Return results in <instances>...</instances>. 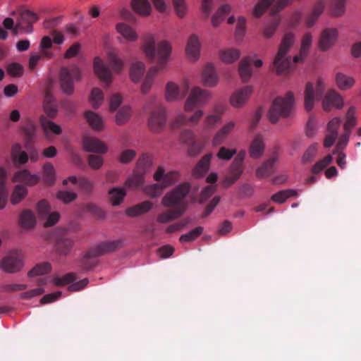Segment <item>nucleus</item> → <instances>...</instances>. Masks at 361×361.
I'll return each mask as SVG.
<instances>
[{"instance_id":"f3484780","label":"nucleus","mask_w":361,"mask_h":361,"mask_svg":"<svg viewBox=\"0 0 361 361\" xmlns=\"http://www.w3.org/2000/svg\"><path fill=\"white\" fill-rule=\"evenodd\" d=\"M94 70L96 75L102 81L106 82V85L111 82L112 78L111 72L99 57L94 58Z\"/></svg>"},{"instance_id":"603ef678","label":"nucleus","mask_w":361,"mask_h":361,"mask_svg":"<svg viewBox=\"0 0 361 361\" xmlns=\"http://www.w3.org/2000/svg\"><path fill=\"white\" fill-rule=\"evenodd\" d=\"M97 256L89 255V250L85 254L80 260L81 269L83 271H89L92 269L97 264V261L93 258Z\"/></svg>"},{"instance_id":"1a4fd4ad","label":"nucleus","mask_w":361,"mask_h":361,"mask_svg":"<svg viewBox=\"0 0 361 361\" xmlns=\"http://www.w3.org/2000/svg\"><path fill=\"white\" fill-rule=\"evenodd\" d=\"M166 122L165 109L162 105L158 104L152 111L149 118L148 126L149 130L154 133H160L164 129Z\"/></svg>"},{"instance_id":"e2e57ef3","label":"nucleus","mask_w":361,"mask_h":361,"mask_svg":"<svg viewBox=\"0 0 361 361\" xmlns=\"http://www.w3.org/2000/svg\"><path fill=\"white\" fill-rule=\"evenodd\" d=\"M104 96L102 90L99 88L92 89L90 99L93 108L97 109L103 101Z\"/></svg>"},{"instance_id":"79ce46f5","label":"nucleus","mask_w":361,"mask_h":361,"mask_svg":"<svg viewBox=\"0 0 361 361\" xmlns=\"http://www.w3.org/2000/svg\"><path fill=\"white\" fill-rule=\"evenodd\" d=\"M183 214V210L168 209L157 216V221L161 224H166L178 219Z\"/></svg>"},{"instance_id":"5fc2aeb1","label":"nucleus","mask_w":361,"mask_h":361,"mask_svg":"<svg viewBox=\"0 0 361 361\" xmlns=\"http://www.w3.org/2000/svg\"><path fill=\"white\" fill-rule=\"evenodd\" d=\"M44 181L47 185H51L55 182V171L51 163L44 166Z\"/></svg>"},{"instance_id":"6e6d98bb","label":"nucleus","mask_w":361,"mask_h":361,"mask_svg":"<svg viewBox=\"0 0 361 361\" xmlns=\"http://www.w3.org/2000/svg\"><path fill=\"white\" fill-rule=\"evenodd\" d=\"M203 232V227L197 226L188 232V233L181 235L179 240L181 243L191 242L197 239Z\"/></svg>"},{"instance_id":"338daca9","label":"nucleus","mask_w":361,"mask_h":361,"mask_svg":"<svg viewBox=\"0 0 361 361\" xmlns=\"http://www.w3.org/2000/svg\"><path fill=\"white\" fill-rule=\"evenodd\" d=\"M86 212L92 214L94 216L98 219H102L105 216L104 212L96 204L93 203H88L85 206Z\"/></svg>"},{"instance_id":"b1692460","label":"nucleus","mask_w":361,"mask_h":361,"mask_svg":"<svg viewBox=\"0 0 361 361\" xmlns=\"http://www.w3.org/2000/svg\"><path fill=\"white\" fill-rule=\"evenodd\" d=\"M312 37L310 33H306L302 37L299 54L293 58L294 63H302L307 56L312 44Z\"/></svg>"},{"instance_id":"8fccbe9b","label":"nucleus","mask_w":361,"mask_h":361,"mask_svg":"<svg viewBox=\"0 0 361 361\" xmlns=\"http://www.w3.org/2000/svg\"><path fill=\"white\" fill-rule=\"evenodd\" d=\"M297 192L295 190L288 189L281 190L271 196V200L277 203H283L288 197L295 196Z\"/></svg>"},{"instance_id":"a211bd4d","label":"nucleus","mask_w":361,"mask_h":361,"mask_svg":"<svg viewBox=\"0 0 361 361\" xmlns=\"http://www.w3.org/2000/svg\"><path fill=\"white\" fill-rule=\"evenodd\" d=\"M83 146L86 151L99 154H104L107 151L106 146L99 139L95 137H85Z\"/></svg>"},{"instance_id":"dca6fc26","label":"nucleus","mask_w":361,"mask_h":361,"mask_svg":"<svg viewBox=\"0 0 361 361\" xmlns=\"http://www.w3.org/2000/svg\"><path fill=\"white\" fill-rule=\"evenodd\" d=\"M252 92V86H245L236 91L231 97V104L236 108H240L247 102Z\"/></svg>"},{"instance_id":"cd10ccee","label":"nucleus","mask_w":361,"mask_h":361,"mask_svg":"<svg viewBox=\"0 0 361 361\" xmlns=\"http://www.w3.org/2000/svg\"><path fill=\"white\" fill-rule=\"evenodd\" d=\"M44 110L49 118H54L58 113L54 98L49 90H47L44 99Z\"/></svg>"},{"instance_id":"a878e982","label":"nucleus","mask_w":361,"mask_h":361,"mask_svg":"<svg viewBox=\"0 0 361 361\" xmlns=\"http://www.w3.org/2000/svg\"><path fill=\"white\" fill-rule=\"evenodd\" d=\"M277 161L276 156H272L270 159L265 161L256 171V176L258 178H265L269 176L274 171V164Z\"/></svg>"},{"instance_id":"864d4df0","label":"nucleus","mask_w":361,"mask_h":361,"mask_svg":"<svg viewBox=\"0 0 361 361\" xmlns=\"http://www.w3.org/2000/svg\"><path fill=\"white\" fill-rule=\"evenodd\" d=\"M36 124L30 120H24V140H27V142L31 140L35 135Z\"/></svg>"},{"instance_id":"c9c22d12","label":"nucleus","mask_w":361,"mask_h":361,"mask_svg":"<svg viewBox=\"0 0 361 361\" xmlns=\"http://www.w3.org/2000/svg\"><path fill=\"white\" fill-rule=\"evenodd\" d=\"M324 3L322 1H318L313 7L312 11L307 16L306 25L311 27L324 10Z\"/></svg>"},{"instance_id":"e433bc0d","label":"nucleus","mask_w":361,"mask_h":361,"mask_svg":"<svg viewBox=\"0 0 361 361\" xmlns=\"http://www.w3.org/2000/svg\"><path fill=\"white\" fill-rule=\"evenodd\" d=\"M6 180V172L3 168H0V209L5 207L7 202L8 192L5 185Z\"/></svg>"},{"instance_id":"13d9d810","label":"nucleus","mask_w":361,"mask_h":361,"mask_svg":"<svg viewBox=\"0 0 361 361\" xmlns=\"http://www.w3.org/2000/svg\"><path fill=\"white\" fill-rule=\"evenodd\" d=\"M164 189L162 184L154 183L145 187L144 191L145 194L151 198H155L159 197Z\"/></svg>"},{"instance_id":"4468645a","label":"nucleus","mask_w":361,"mask_h":361,"mask_svg":"<svg viewBox=\"0 0 361 361\" xmlns=\"http://www.w3.org/2000/svg\"><path fill=\"white\" fill-rule=\"evenodd\" d=\"M1 266L6 272L14 273L19 271L21 267V254L17 251L11 252L2 259Z\"/></svg>"},{"instance_id":"4d7b16f0","label":"nucleus","mask_w":361,"mask_h":361,"mask_svg":"<svg viewBox=\"0 0 361 361\" xmlns=\"http://www.w3.org/2000/svg\"><path fill=\"white\" fill-rule=\"evenodd\" d=\"M275 0H260L255 6L253 15L256 18L261 17Z\"/></svg>"},{"instance_id":"6ab92c4d","label":"nucleus","mask_w":361,"mask_h":361,"mask_svg":"<svg viewBox=\"0 0 361 361\" xmlns=\"http://www.w3.org/2000/svg\"><path fill=\"white\" fill-rule=\"evenodd\" d=\"M243 172V164L233 161L230 167L229 174L227 175L223 180L224 186L228 188L231 185L240 177Z\"/></svg>"},{"instance_id":"72a5a7b5","label":"nucleus","mask_w":361,"mask_h":361,"mask_svg":"<svg viewBox=\"0 0 361 361\" xmlns=\"http://www.w3.org/2000/svg\"><path fill=\"white\" fill-rule=\"evenodd\" d=\"M356 111L357 110L355 106H350L347 111L343 124L344 131L351 133L353 128L357 126V117Z\"/></svg>"},{"instance_id":"7c9ffc66","label":"nucleus","mask_w":361,"mask_h":361,"mask_svg":"<svg viewBox=\"0 0 361 361\" xmlns=\"http://www.w3.org/2000/svg\"><path fill=\"white\" fill-rule=\"evenodd\" d=\"M264 145L263 142L262 137L259 135H257L253 141L252 142L250 149L249 153L250 157L258 159L264 153Z\"/></svg>"},{"instance_id":"9b49d317","label":"nucleus","mask_w":361,"mask_h":361,"mask_svg":"<svg viewBox=\"0 0 361 361\" xmlns=\"http://www.w3.org/2000/svg\"><path fill=\"white\" fill-rule=\"evenodd\" d=\"M189 90L188 83H184L181 88L172 82H168L166 86L165 97L168 102H175L184 98Z\"/></svg>"},{"instance_id":"ea45409f","label":"nucleus","mask_w":361,"mask_h":361,"mask_svg":"<svg viewBox=\"0 0 361 361\" xmlns=\"http://www.w3.org/2000/svg\"><path fill=\"white\" fill-rule=\"evenodd\" d=\"M145 71V64L141 61L132 63L130 69V77L134 82L140 81Z\"/></svg>"},{"instance_id":"423d86ee","label":"nucleus","mask_w":361,"mask_h":361,"mask_svg":"<svg viewBox=\"0 0 361 361\" xmlns=\"http://www.w3.org/2000/svg\"><path fill=\"white\" fill-rule=\"evenodd\" d=\"M81 79V73L75 66L63 67L60 71V85L64 93L72 94L74 92V81Z\"/></svg>"},{"instance_id":"de8ad7c7","label":"nucleus","mask_w":361,"mask_h":361,"mask_svg":"<svg viewBox=\"0 0 361 361\" xmlns=\"http://www.w3.org/2000/svg\"><path fill=\"white\" fill-rule=\"evenodd\" d=\"M51 267L49 262H42L37 264L29 272L27 275L29 277H34L35 276L44 275L48 274L51 271Z\"/></svg>"},{"instance_id":"20e7f679","label":"nucleus","mask_w":361,"mask_h":361,"mask_svg":"<svg viewBox=\"0 0 361 361\" xmlns=\"http://www.w3.org/2000/svg\"><path fill=\"white\" fill-rule=\"evenodd\" d=\"M294 42L295 36L293 33H286L283 37L279 51L274 61V66L278 74L286 72L290 67V58L286 57V56Z\"/></svg>"},{"instance_id":"3c124183","label":"nucleus","mask_w":361,"mask_h":361,"mask_svg":"<svg viewBox=\"0 0 361 361\" xmlns=\"http://www.w3.org/2000/svg\"><path fill=\"white\" fill-rule=\"evenodd\" d=\"M131 116V109L128 106H123L119 109L116 116V122L118 125L126 123Z\"/></svg>"},{"instance_id":"412c9836","label":"nucleus","mask_w":361,"mask_h":361,"mask_svg":"<svg viewBox=\"0 0 361 361\" xmlns=\"http://www.w3.org/2000/svg\"><path fill=\"white\" fill-rule=\"evenodd\" d=\"M202 80L204 85L207 87L216 86L219 81L214 67L212 64L206 65L202 75Z\"/></svg>"},{"instance_id":"a19ab883","label":"nucleus","mask_w":361,"mask_h":361,"mask_svg":"<svg viewBox=\"0 0 361 361\" xmlns=\"http://www.w3.org/2000/svg\"><path fill=\"white\" fill-rule=\"evenodd\" d=\"M336 82L339 89L345 90L353 87L355 81L353 77L338 73L336 75Z\"/></svg>"},{"instance_id":"aec40b11","label":"nucleus","mask_w":361,"mask_h":361,"mask_svg":"<svg viewBox=\"0 0 361 361\" xmlns=\"http://www.w3.org/2000/svg\"><path fill=\"white\" fill-rule=\"evenodd\" d=\"M224 113V109L220 108H215L214 112L207 115L202 123V128L204 130H211L216 127L218 123L221 122V115Z\"/></svg>"},{"instance_id":"bb28decb","label":"nucleus","mask_w":361,"mask_h":361,"mask_svg":"<svg viewBox=\"0 0 361 361\" xmlns=\"http://www.w3.org/2000/svg\"><path fill=\"white\" fill-rule=\"evenodd\" d=\"M153 207L152 202L146 200L140 204L128 207L126 213L128 216L135 217L145 214L152 209Z\"/></svg>"},{"instance_id":"f8f14e48","label":"nucleus","mask_w":361,"mask_h":361,"mask_svg":"<svg viewBox=\"0 0 361 361\" xmlns=\"http://www.w3.org/2000/svg\"><path fill=\"white\" fill-rule=\"evenodd\" d=\"M343 104L342 97L334 90H329L322 99V108L325 111H330L333 109H342Z\"/></svg>"},{"instance_id":"f704fd0d","label":"nucleus","mask_w":361,"mask_h":361,"mask_svg":"<svg viewBox=\"0 0 361 361\" xmlns=\"http://www.w3.org/2000/svg\"><path fill=\"white\" fill-rule=\"evenodd\" d=\"M211 157L212 154H206L199 161L192 171L193 176L200 178L207 172L209 168Z\"/></svg>"},{"instance_id":"0e129e2a","label":"nucleus","mask_w":361,"mask_h":361,"mask_svg":"<svg viewBox=\"0 0 361 361\" xmlns=\"http://www.w3.org/2000/svg\"><path fill=\"white\" fill-rule=\"evenodd\" d=\"M11 155L13 164L16 166H20L23 164V150L19 144L13 146Z\"/></svg>"},{"instance_id":"4be33fe9","label":"nucleus","mask_w":361,"mask_h":361,"mask_svg":"<svg viewBox=\"0 0 361 361\" xmlns=\"http://www.w3.org/2000/svg\"><path fill=\"white\" fill-rule=\"evenodd\" d=\"M13 182H19L12 193L11 197V202L13 204H16L19 203L23 199V185L21 182L23 181V171L18 170L16 171L12 178Z\"/></svg>"},{"instance_id":"a18cd8bd","label":"nucleus","mask_w":361,"mask_h":361,"mask_svg":"<svg viewBox=\"0 0 361 361\" xmlns=\"http://www.w3.org/2000/svg\"><path fill=\"white\" fill-rule=\"evenodd\" d=\"M240 51L236 49H226L220 52V57L223 61L231 63L240 58Z\"/></svg>"},{"instance_id":"774afa93","label":"nucleus","mask_w":361,"mask_h":361,"mask_svg":"<svg viewBox=\"0 0 361 361\" xmlns=\"http://www.w3.org/2000/svg\"><path fill=\"white\" fill-rule=\"evenodd\" d=\"M317 153V144L314 143L311 145L305 152L302 161L303 163L310 162L316 156Z\"/></svg>"},{"instance_id":"49530a36","label":"nucleus","mask_w":361,"mask_h":361,"mask_svg":"<svg viewBox=\"0 0 361 361\" xmlns=\"http://www.w3.org/2000/svg\"><path fill=\"white\" fill-rule=\"evenodd\" d=\"M152 165L151 156L149 154H142L137 161L136 169L146 173Z\"/></svg>"},{"instance_id":"ddd939ff","label":"nucleus","mask_w":361,"mask_h":361,"mask_svg":"<svg viewBox=\"0 0 361 361\" xmlns=\"http://www.w3.org/2000/svg\"><path fill=\"white\" fill-rule=\"evenodd\" d=\"M180 177V173L176 171H171L165 173L164 168L159 166L157 171L154 174V179L160 182L164 188L176 183Z\"/></svg>"},{"instance_id":"393cba45","label":"nucleus","mask_w":361,"mask_h":361,"mask_svg":"<svg viewBox=\"0 0 361 361\" xmlns=\"http://www.w3.org/2000/svg\"><path fill=\"white\" fill-rule=\"evenodd\" d=\"M235 126V123L233 121H230L226 123L221 129H219L217 133L215 134L212 143L214 145L217 146L220 145L224 142L226 137L231 133V132L234 129Z\"/></svg>"},{"instance_id":"69168bd1","label":"nucleus","mask_w":361,"mask_h":361,"mask_svg":"<svg viewBox=\"0 0 361 361\" xmlns=\"http://www.w3.org/2000/svg\"><path fill=\"white\" fill-rule=\"evenodd\" d=\"M345 0H333L331 13L334 16L338 17L345 12Z\"/></svg>"},{"instance_id":"473e14b6","label":"nucleus","mask_w":361,"mask_h":361,"mask_svg":"<svg viewBox=\"0 0 361 361\" xmlns=\"http://www.w3.org/2000/svg\"><path fill=\"white\" fill-rule=\"evenodd\" d=\"M239 75L244 82H247L252 75L251 59L248 57L244 58L239 63Z\"/></svg>"},{"instance_id":"680f3d73","label":"nucleus","mask_w":361,"mask_h":361,"mask_svg":"<svg viewBox=\"0 0 361 361\" xmlns=\"http://www.w3.org/2000/svg\"><path fill=\"white\" fill-rule=\"evenodd\" d=\"M333 160L331 154L326 155L324 159L318 161L312 168V173L317 174L326 168Z\"/></svg>"},{"instance_id":"f257e3e1","label":"nucleus","mask_w":361,"mask_h":361,"mask_svg":"<svg viewBox=\"0 0 361 361\" xmlns=\"http://www.w3.org/2000/svg\"><path fill=\"white\" fill-rule=\"evenodd\" d=\"M142 49L149 60L157 61L158 63L157 66L149 68L142 84L141 91L143 94H147L152 85L154 76L167 63L171 52V47L165 40L159 42L156 45L153 35L147 34L143 37Z\"/></svg>"},{"instance_id":"37998d69","label":"nucleus","mask_w":361,"mask_h":361,"mask_svg":"<svg viewBox=\"0 0 361 361\" xmlns=\"http://www.w3.org/2000/svg\"><path fill=\"white\" fill-rule=\"evenodd\" d=\"M231 7L228 4L222 5L212 18V23L214 27H217L231 12Z\"/></svg>"},{"instance_id":"f03ea898","label":"nucleus","mask_w":361,"mask_h":361,"mask_svg":"<svg viewBox=\"0 0 361 361\" xmlns=\"http://www.w3.org/2000/svg\"><path fill=\"white\" fill-rule=\"evenodd\" d=\"M190 190V184L186 182L182 183L164 195L161 200V204L165 207H173L176 210H183L184 214L188 207L185 198Z\"/></svg>"},{"instance_id":"0eeeda50","label":"nucleus","mask_w":361,"mask_h":361,"mask_svg":"<svg viewBox=\"0 0 361 361\" xmlns=\"http://www.w3.org/2000/svg\"><path fill=\"white\" fill-rule=\"evenodd\" d=\"M211 94L208 90L195 87L190 91L184 104V110L190 112L196 107L203 106L210 99Z\"/></svg>"},{"instance_id":"c03bdc74","label":"nucleus","mask_w":361,"mask_h":361,"mask_svg":"<svg viewBox=\"0 0 361 361\" xmlns=\"http://www.w3.org/2000/svg\"><path fill=\"white\" fill-rule=\"evenodd\" d=\"M85 118L89 125L95 130H100L103 128L102 118L96 113L87 111L85 113Z\"/></svg>"},{"instance_id":"bf43d9fd","label":"nucleus","mask_w":361,"mask_h":361,"mask_svg":"<svg viewBox=\"0 0 361 361\" xmlns=\"http://www.w3.org/2000/svg\"><path fill=\"white\" fill-rule=\"evenodd\" d=\"M280 23V18L278 17H274L272 21L266 25L264 30L263 35L266 38H270L275 33Z\"/></svg>"},{"instance_id":"7ed1b4c3","label":"nucleus","mask_w":361,"mask_h":361,"mask_svg":"<svg viewBox=\"0 0 361 361\" xmlns=\"http://www.w3.org/2000/svg\"><path fill=\"white\" fill-rule=\"evenodd\" d=\"M43 238L47 241L54 242L56 253L62 256L68 255L75 244L68 231L62 228H56L44 233Z\"/></svg>"},{"instance_id":"052dcab7","label":"nucleus","mask_w":361,"mask_h":361,"mask_svg":"<svg viewBox=\"0 0 361 361\" xmlns=\"http://www.w3.org/2000/svg\"><path fill=\"white\" fill-rule=\"evenodd\" d=\"M56 197L64 204H68L75 200L78 197L77 193L68 190H59L56 193Z\"/></svg>"},{"instance_id":"09e8293b","label":"nucleus","mask_w":361,"mask_h":361,"mask_svg":"<svg viewBox=\"0 0 361 361\" xmlns=\"http://www.w3.org/2000/svg\"><path fill=\"white\" fill-rule=\"evenodd\" d=\"M109 193L110 200L113 205L120 204L126 196V191L124 189L120 188H114Z\"/></svg>"},{"instance_id":"c85d7f7f","label":"nucleus","mask_w":361,"mask_h":361,"mask_svg":"<svg viewBox=\"0 0 361 361\" xmlns=\"http://www.w3.org/2000/svg\"><path fill=\"white\" fill-rule=\"evenodd\" d=\"M39 19L38 14L24 6V33L33 32V25Z\"/></svg>"},{"instance_id":"39448f33","label":"nucleus","mask_w":361,"mask_h":361,"mask_svg":"<svg viewBox=\"0 0 361 361\" xmlns=\"http://www.w3.org/2000/svg\"><path fill=\"white\" fill-rule=\"evenodd\" d=\"M293 104V94L288 92L285 97H279L274 99L269 111V119L271 123H276L281 117L290 115Z\"/></svg>"},{"instance_id":"9d476101","label":"nucleus","mask_w":361,"mask_h":361,"mask_svg":"<svg viewBox=\"0 0 361 361\" xmlns=\"http://www.w3.org/2000/svg\"><path fill=\"white\" fill-rule=\"evenodd\" d=\"M123 240L118 239L112 241L102 242L89 250V255L97 257L102 256L114 252L123 247Z\"/></svg>"},{"instance_id":"4c0bfd02","label":"nucleus","mask_w":361,"mask_h":361,"mask_svg":"<svg viewBox=\"0 0 361 361\" xmlns=\"http://www.w3.org/2000/svg\"><path fill=\"white\" fill-rule=\"evenodd\" d=\"M133 10L142 16L150 13L151 6L147 0H133L131 2Z\"/></svg>"},{"instance_id":"c756f323","label":"nucleus","mask_w":361,"mask_h":361,"mask_svg":"<svg viewBox=\"0 0 361 361\" xmlns=\"http://www.w3.org/2000/svg\"><path fill=\"white\" fill-rule=\"evenodd\" d=\"M200 49V43L198 37L195 35H192L188 39L186 53L190 59L195 60L197 59Z\"/></svg>"},{"instance_id":"5701e85b","label":"nucleus","mask_w":361,"mask_h":361,"mask_svg":"<svg viewBox=\"0 0 361 361\" xmlns=\"http://www.w3.org/2000/svg\"><path fill=\"white\" fill-rule=\"evenodd\" d=\"M116 29L127 42H133L138 39V35L135 30L124 23H118Z\"/></svg>"},{"instance_id":"2eb2a0df","label":"nucleus","mask_w":361,"mask_h":361,"mask_svg":"<svg viewBox=\"0 0 361 361\" xmlns=\"http://www.w3.org/2000/svg\"><path fill=\"white\" fill-rule=\"evenodd\" d=\"M338 37V32L336 28H326L321 35L319 39V49L325 51L330 49L335 44Z\"/></svg>"},{"instance_id":"58836bf2","label":"nucleus","mask_w":361,"mask_h":361,"mask_svg":"<svg viewBox=\"0 0 361 361\" xmlns=\"http://www.w3.org/2000/svg\"><path fill=\"white\" fill-rule=\"evenodd\" d=\"M41 125L46 135L48 136L49 133L59 135L61 133V128L54 122L48 120L44 116L41 117Z\"/></svg>"},{"instance_id":"6e6552de","label":"nucleus","mask_w":361,"mask_h":361,"mask_svg":"<svg viewBox=\"0 0 361 361\" xmlns=\"http://www.w3.org/2000/svg\"><path fill=\"white\" fill-rule=\"evenodd\" d=\"M324 89L325 85L322 79H318L317 81L315 90L312 83H307L305 91V107L307 111H310L313 109L316 97H320L323 94Z\"/></svg>"},{"instance_id":"2f4dec72","label":"nucleus","mask_w":361,"mask_h":361,"mask_svg":"<svg viewBox=\"0 0 361 361\" xmlns=\"http://www.w3.org/2000/svg\"><path fill=\"white\" fill-rule=\"evenodd\" d=\"M145 173L135 169L133 176L126 181V187L133 190L140 188L145 182Z\"/></svg>"}]
</instances>
